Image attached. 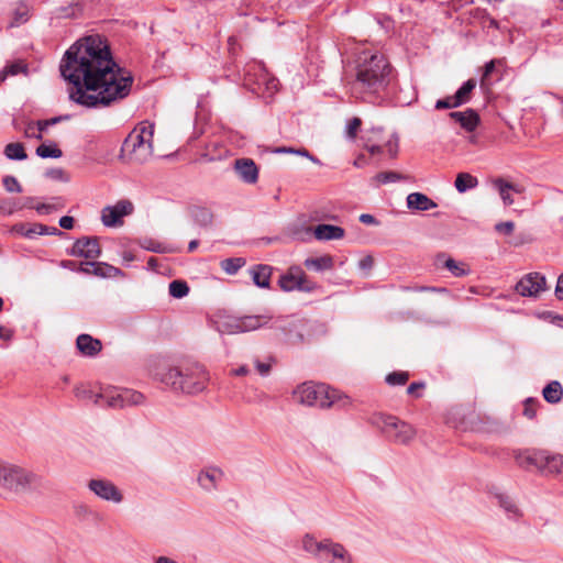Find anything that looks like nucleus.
Instances as JSON below:
<instances>
[{
    "mask_svg": "<svg viewBox=\"0 0 563 563\" xmlns=\"http://www.w3.org/2000/svg\"><path fill=\"white\" fill-rule=\"evenodd\" d=\"M60 74L73 87L69 99L86 108H106L126 98L133 77L113 59L99 35L75 42L60 62Z\"/></svg>",
    "mask_w": 563,
    "mask_h": 563,
    "instance_id": "1",
    "label": "nucleus"
},
{
    "mask_svg": "<svg viewBox=\"0 0 563 563\" xmlns=\"http://www.w3.org/2000/svg\"><path fill=\"white\" fill-rule=\"evenodd\" d=\"M354 64L352 96L363 100L380 97L393 80V68L386 57L378 52L362 51Z\"/></svg>",
    "mask_w": 563,
    "mask_h": 563,
    "instance_id": "2",
    "label": "nucleus"
},
{
    "mask_svg": "<svg viewBox=\"0 0 563 563\" xmlns=\"http://www.w3.org/2000/svg\"><path fill=\"white\" fill-rule=\"evenodd\" d=\"M161 382L172 389L188 395H197L206 390L210 375L206 367L199 363H187L176 367H168L161 374Z\"/></svg>",
    "mask_w": 563,
    "mask_h": 563,
    "instance_id": "3",
    "label": "nucleus"
},
{
    "mask_svg": "<svg viewBox=\"0 0 563 563\" xmlns=\"http://www.w3.org/2000/svg\"><path fill=\"white\" fill-rule=\"evenodd\" d=\"M74 393L80 400H89L99 406L104 402L110 408L136 406L144 401V396L141 393L126 388L107 387L96 393L86 385H78Z\"/></svg>",
    "mask_w": 563,
    "mask_h": 563,
    "instance_id": "4",
    "label": "nucleus"
},
{
    "mask_svg": "<svg viewBox=\"0 0 563 563\" xmlns=\"http://www.w3.org/2000/svg\"><path fill=\"white\" fill-rule=\"evenodd\" d=\"M42 478L15 464L0 461V494L23 495L38 490Z\"/></svg>",
    "mask_w": 563,
    "mask_h": 563,
    "instance_id": "5",
    "label": "nucleus"
},
{
    "mask_svg": "<svg viewBox=\"0 0 563 563\" xmlns=\"http://www.w3.org/2000/svg\"><path fill=\"white\" fill-rule=\"evenodd\" d=\"M154 125L146 122L134 128L125 137L120 157L130 163L142 164L153 153Z\"/></svg>",
    "mask_w": 563,
    "mask_h": 563,
    "instance_id": "6",
    "label": "nucleus"
},
{
    "mask_svg": "<svg viewBox=\"0 0 563 563\" xmlns=\"http://www.w3.org/2000/svg\"><path fill=\"white\" fill-rule=\"evenodd\" d=\"M305 552L324 563H354L353 554L342 543L330 538L317 540L311 534H305L301 540Z\"/></svg>",
    "mask_w": 563,
    "mask_h": 563,
    "instance_id": "7",
    "label": "nucleus"
},
{
    "mask_svg": "<svg viewBox=\"0 0 563 563\" xmlns=\"http://www.w3.org/2000/svg\"><path fill=\"white\" fill-rule=\"evenodd\" d=\"M294 397L302 405L330 408L334 405L342 407L349 405V398L340 395L336 389H331L324 384L303 383L299 385Z\"/></svg>",
    "mask_w": 563,
    "mask_h": 563,
    "instance_id": "8",
    "label": "nucleus"
},
{
    "mask_svg": "<svg viewBox=\"0 0 563 563\" xmlns=\"http://www.w3.org/2000/svg\"><path fill=\"white\" fill-rule=\"evenodd\" d=\"M244 82L252 92L263 98H271L278 90V79L268 73L262 62H251L244 69Z\"/></svg>",
    "mask_w": 563,
    "mask_h": 563,
    "instance_id": "9",
    "label": "nucleus"
},
{
    "mask_svg": "<svg viewBox=\"0 0 563 563\" xmlns=\"http://www.w3.org/2000/svg\"><path fill=\"white\" fill-rule=\"evenodd\" d=\"M373 422L395 443L408 444L416 437L415 428L395 416L378 415Z\"/></svg>",
    "mask_w": 563,
    "mask_h": 563,
    "instance_id": "10",
    "label": "nucleus"
},
{
    "mask_svg": "<svg viewBox=\"0 0 563 563\" xmlns=\"http://www.w3.org/2000/svg\"><path fill=\"white\" fill-rule=\"evenodd\" d=\"M278 285L286 292L302 291L311 292L317 288V284L308 280L305 272L299 266H291L278 279Z\"/></svg>",
    "mask_w": 563,
    "mask_h": 563,
    "instance_id": "11",
    "label": "nucleus"
},
{
    "mask_svg": "<svg viewBox=\"0 0 563 563\" xmlns=\"http://www.w3.org/2000/svg\"><path fill=\"white\" fill-rule=\"evenodd\" d=\"M271 318L267 316H243L240 318H229L221 324V332L227 334H238L257 330L265 325Z\"/></svg>",
    "mask_w": 563,
    "mask_h": 563,
    "instance_id": "12",
    "label": "nucleus"
},
{
    "mask_svg": "<svg viewBox=\"0 0 563 563\" xmlns=\"http://www.w3.org/2000/svg\"><path fill=\"white\" fill-rule=\"evenodd\" d=\"M87 486L91 493L104 501L120 504L123 500L121 490L109 479L93 478Z\"/></svg>",
    "mask_w": 563,
    "mask_h": 563,
    "instance_id": "13",
    "label": "nucleus"
},
{
    "mask_svg": "<svg viewBox=\"0 0 563 563\" xmlns=\"http://www.w3.org/2000/svg\"><path fill=\"white\" fill-rule=\"evenodd\" d=\"M133 212V203L120 200L113 206H107L101 211V221L104 227L114 228L122 224V218Z\"/></svg>",
    "mask_w": 563,
    "mask_h": 563,
    "instance_id": "14",
    "label": "nucleus"
},
{
    "mask_svg": "<svg viewBox=\"0 0 563 563\" xmlns=\"http://www.w3.org/2000/svg\"><path fill=\"white\" fill-rule=\"evenodd\" d=\"M545 277L540 273H530L522 277L516 285V290L521 296L536 297L545 290Z\"/></svg>",
    "mask_w": 563,
    "mask_h": 563,
    "instance_id": "15",
    "label": "nucleus"
},
{
    "mask_svg": "<svg viewBox=\"0 0 563 563\" xmlns=\"http://www.w3.org/2000/svg\"><path fill=\"white\" fill-rule=\"evenodd\" d=\"M69 254L88 260L98 258L101 254L98 239L88 236L78 239L71 246Z\"/></svg>",
    "mask_w": 563,
    "mask_h": 563,
    "instance_id": "16",
    "label": "nucleus"
},
{
    "mask_svg": "<svg viewBox=\"0 0 563 563\" xmlns=\"http://www.w3.org/2000/svg\"><path fill=\"white\" fill-rule=\"evenodd\" d=\"M234 170L245 184H255L258 179V168L251 158H238L234 162Z\"/></svg>",
    "mask_w": 563,
    "mask_h": 563,
    "instance_id": "17",
    "label": "nucleus"
},
{
    "mask_svg": "<svg viewBox=\"0 0 563 563\" xmlns=\"http://www.w3.org/2000/svg\"><path fill=\"white\" fill-rule=\"evenodd\" d=\"M223 472L217 466H207L200 471L197 481L200 487L207 492H211L218 487V484L223 479Z\"/></svg>",
    "mask_w": 563,
    "mask_h": 563,
    "instance_id": "18",
    "label": "nucleus"
},
{
    "mask_svg": "<svg viewBox=\"0 0 563 563\" xmlns=\"http://www.w3.org/2000/svg\"><path fill=\"white\" fill-rule=\"evenodd\" d=\"M449 115L467 132H473L479 124V115L473 109H466L465 111H454Z\"/></svg>",
    "mask_w": 563,
    "mask_h": 563,
    "instance_id": "19",
    "label": "nucleus"
},
{
    "mask_svg": "<svg viewBox=\"0 0 563 563\" xmlns=\"http://www.w3.org/2000/svg\"><path fill=\"white\" fill-rule=\"evenodd\" d=\"M272 273L273 267L266 264H257L250 268L252 280L260 288L271 287Z\"/></svg>",
    "mask_w": 563,
    "mask_h": 563,
    "instance_id": "20",
    "label": "nucleus"
},
{
    "mask_svg": "<svg viewBox=\"0 0 563 563\" xmlns=\"http://www.w3.org/2000/svg\"><path fill=\"white\" fill-rule=\"evenodd\" d=\"M77 349L86 356H95L101 351V342L89 334H80L76 340Z\"/></svg>",
    "mask_w": 563,
    "mask_h": 563,
    "instance_id": "21",
    "label": "nucleus"
},
{
    "mask_svg": "<svg viewBox=\"0 0 563 563\" xmlns=\"http://www.w3.org/2000/svg\"><path fill=\"white\" fill-rule=\"evenodd\" d=\"M495 498L509 519L517 520L522 516L520 508L510 496L498 493L495 495Z\"/></svg>",
    "mask_w": 563,
    "mask_h": 563,
    "instance_id": "22",
    "label": "nucleus"
},
{
    "mask_svg": "<svg viewBox=\"0 0 563 563\" xmlns=\"http://www.w3.org/2000/svg\"><path fill=\"white\" fill-rule=\"evenodd\" d=\"M407 207L412 210L427 211L437 207V203L427 195L411 192L407 196Z\"/></svg>",
    "mask_w": 563,
    "mask_h": 563,
    "instance_id": "23",
    "label": "nucleus"
},
{
    "mask_svg": "<svg viewBox=\"0 0 563 563\" xmlns=\"http://www.w3.org/2000/svg\"><path fill=\"white\" fill-rule=\"evenodd\" d=\"M314 236L320 241L339 240L344 236V229L332 224H319L314 228Z\"/></svg>",
    "mask_w": 563,
    "mask_h": 563,
    "instance_id": "24",
    "label": "nucleus"
},
{
    "mask_svg": "<svg viewBox=\"0 0 563 563\" xmlns=\"http://www.w3.org/2000/svg\"><path fill=\"white\" fill-rule=\"evenodd\" d=\"M493 186L498 190L505 206H511L515 201L510 195L511 191L521 192V189L518 186H515L514 184L508 183L503 178L495 179L493 181Z\"/></svg>",
    "mask_w": 563,
    "mask_h": 563,
    "instance_id": "25",
    "label": "nucleus"
},
{
    "mask_svg": "<svg viewBox=\"0 0 563 563\" xmlns=\"http://www.w3.org/2000/svg\"><path fill=\"white\" fill-rule=\"evenodd\" d=\"M527 461L530 464L538 465L541 462H545L549 465H553L555 467H559V472H563V455L558 456H549L545 454V452H534L527 456Z\"/></svg>",
    "mask_w": 563,
    "mask_h": 563,
    "instance_id": "26",
    "label": "nucleus"
},
{
    "mask_svg": "<svg viewBox=\"0 0 563 563\" xmlns=\"http://www.w3.org/2000/svg\"><path fill=\"white\" fill-rule=\"evenodd\" d=\"M476 84V80L473 78L466 80L452 96L454 99V104H457L460 107L462 104L467 103L472 98V92L475 89Z\"/></svg>",
    "mask_w": 563,
    "mask_h": 563,
    "instance_id": "27",
    "label": "nucleus"
},
{
    "mask_svg": "<svg viewBox=\"0 0 563 563\" xmlns=\"http://www.w3.org/2000/svg\"><path fill=\"white\" fill-rule=\"evenodd\" d=\"M542 395L549 404H558L563 397L562 385L558 380H552L543 388Z\"/></svg>",
    "mask_w": 563,
    "mask_h": 563,
    "instance_id": "28",
    "label": "nucleus"
},
{
    "mask_svg": "<svg viewBox=\"0 0 563 563\" xmlns=\"http://www.w3.org/2000/svg\"><path fill=\"white\" fill-rule=\"evenodd\" d=\"M305 266L316 272H323L333 267V258L329 255L320 257H310L305 260Z\"/></svg>",
    "mask_w": 563,
    "mask_h": 563,
    "instance_id": "29",
    "label": "nucleus"
},
{
    "mask_svg": "<svg viewBox=\"0 0 563 563\" xmlns=\"http://www.w3.org/2000/svg\"><path fill=\"white\" fill-rule=\"evenodd\" d=\"M477 185H478L477 178L468 173L457 174L455 183H454L456 190L461 194L477 187Z\"/></svg>",
    "mask_w": 563,
    "mask_h": 563,
    "instance_id": "30",
    "label": "nucleus"
},
{
    "mask_svg": "<svg viewBox=\"0 0 563 563\" xmlns=\"http://www.w3.org/2000/svg\"><path fill=\"white\" fill-rule=\"evenodd\" d=\"M192 218L195 222L200 227H209L212 223L213 214L212 212L203 207H195L191 211Z\"/></svg>",
    "mask_w": 563,
    "mask_h": 563,
    "instance_id": "31",
    "label": "nucleus"
},
{
    "mask_svg": "<svg viewBox=\"0 0 563 563\" xmlns=\"http://www.w3.org/2000/svg\"><path fill=\"white\" fill-rule=\"evenodd\" d=\"M4 155L12 161H23L27 157L22 143H9L4 147Z\"/></svg>",
    "mask_w": 563,
    "mask_h": 563,
    "instance_id": "32",
    "label": "nucleus"
},
{
    "mask_svg": "<svg viewBox=\"0 0 563 563\" xmlns=\"http://www.w3.org/2000/svg\"><path fill=\"white\" fill-rule=\"evenodd\" d=\"M92 267V274L99 277H111L121 273L119 268L101 262H95Z\"/></svg>",
    "mask_w": 563,
    "mask_h": 563,
    "instance_id": "33",
    "label": "nucleus"
},
{
    "mask_svg": "<svg viewBox=\"0 0 563 563\" xmlns=\"http://www.w3.org/2000/svg\"><path fill=\"white\" fill-rule=\"evenodd\" d=\"M169 295L174 298L180 299L188 295L189 286L184 280H173L168 286Z\"/></svg>",
    "mask_w": 563,
    "mask_h": 563,
    "instance_id": "34",
    "label": "nucleus"
},
{
    "mask_svg": "<svg viewBox=\"0 0 563 563\" xmlns=\"http://www.w3.org/2000/svg\"><path fill=\"white\" fill-rule=\"evenodd\" d=\"M36 155L42 158H59L63 152L55 144H41L36 148Z\"/></svg>",
    "mask_w": 563,
    "mask_h": 563,
    "instance_id": "35",
    "label": "nucleus"
},
{
    "mask_svg": "<svg viewBox=\"0 0 563 563\" xmlns=\"http://www.w3.org/2000/svg\"><path fill=\"white\" fill-rule=\"evenodd\" d=\"M245 261L241 257L225 258L221 262L222 269L229 274L234 275L243 265Z\"/></svg>",
    "mask_w": 563,
    "mask_h": 563,
    "instance_id": "36",
    "label": "nucleus"
},
{
    "mask_svg": "<svg viewBox=\"0 0 563 563\" xmlns=\"http://www.w3.org/2000/svg\"><path fill=\"white\" fill-rule=\"evenodd\" d=\"M444 267L449 269L455 277H461L468 273V271L465 269L461 263H457L453 258H446L444 262Z\"/></svg>",
    "mask_w": 563,
    "mask_h": 563,
    "instance_id": "37",
    "label": "nucleus"
},
{
    "mask_svg": "<svg viewBox=\"0 0 563 563\" xmlns=\"http://www.w3.org/2000/svg\"><path fill=\"white\" fill-rule=\"evenodd\" d=\"M32 231H34V236L36 235H62L63 232L59 231L55 227H47L41 223L32 224Z\"/></svg>",
    "mask_w": 563,
    "mask_h": 563,
    "instance_id": "38",
    "label": "nucleus"
},
{
    "mask_svg": "<svg viewBox=\"0 0 563 563\" xmlns=\"http://www.w3.org/2000/svg\"><path fill=\"white\" fill-rule=\"evenodd\" d=\"M409 378L406 372H394L386 376V383L391 386L405 385Z\"/></svg>",
    "mask_w": 563,
    "mask_h": 563,
    "instance_id": "39",
    "label": "nucleus"
},
{
    "mask_svg": "<svg viewBox=\"0 0 563 563\" xmlns=\"http://www.w3.org/2000/svg\"><path fill=\"white\" fill-rule=\"evenodd\" d=\"M402 178V176L396 172H382L375 176V179L379 184L395 183Z\"/></svg>",
    "mask_w": 563,
    "mask_h": 563,
    "instance_id": "40",
    "label": "nucleus"
},
{
    "mask_svg": "<svg viewBox=\"0 0 563 563\" xmlns=\"http://www.w3.org/2000/svg\"><path fill=\"white\" fill-rule=\"evenodd\" d=\"M59 205V199L58 198H53V202H48V203H36V206L34 207V209L36 210V212L38 214H49L52 213L54 210L57 209Z\"/></svg>",
    "mask_w": 563,
    "mask_h": 563,
    "instance_id": "41",
    "label": "nucleus"
},
{
    "mask_svg": "<svg viewBox=\"0 0 563 563\" xmlns=\"http://www.w3.org/2000/svg\"><path fill=\"white\" fill-rule=\"evenodd\" d=\"M497 64H500L499 59H492V60H489L488 63L485 64L484 73H483V76H482V79H481V87L482 88L488 86V77L495 70V67H496Z\"/></svg>",
    "mask_w": 563,
    "mask_h": 563,
    "instance_id": "42",
    "label": "nucleus"
},
{
    "mask_svg": "<svg viewBox=\"0 0 563 563\" xmlns=\"http://www.w3.org/2000/svg\"><path fill=\"white\" fill-rule=\"evenodd\" d=\"M11 232L15 234H20L27 239L34 238V231H32V225H27L25 223H16L11 228Z\"/></svg>",
    "mask_w": 563,
    "mask_h": 563,
    "instance_id": "43",
    "label": "nucleus"
},
{
    "mask_svg": "<svg viewBox=\"0 0 563 563\" xmlns=\"http://www.w3.org/2000/svg\"><path fill=\"white\" fill-rule=\"evenodd\" d=\"M3 187L9 192H21L22 187L14 176H5L3 178Z\"/></svg>",
    "mask_w": 563,
    "mask_h": 563,
    "instance_id": "44",
    "label": "nucleus"
},
{
    "mask_svg": "<svg viewBox=\"0 0 563 563\" xmlns=\"http://www.w3.org/2000/svg\"><path fill=\"white\" fill-rule=\"evenodd\" d=\"M538 405H539V401H537L532 398H528L525 401V409H523L525 417H527L528 419H533L537 415V406Z\"/></svg>",
    "mask_w": 563,
    "mask_h": 563,
    "instance_id": "45",
    "label": "nucleus"
},
{
    "mask_svg": "<svg viewBox=\"0 0 563 563\" xmlns=\"http://www.w3.org/2000/svg\"><path fill=\"white\" fill-rule=\"evenodd\" d=\"M361 123H362V121L360 118H353L352 120L349 121L347 126H346L347 137L354 139L356 136V132L360 129Z\"/></svg>",
    "mask_w": 563,
    "mask_h": 563,
    "instance_id": "46",
    "label": "nucleus"
},
{
    "mask_svg": "<svg viewBox=\"0 0 563 563\" xmlns=\"http://www.w3.org/2000/svg\"><path fill=\"white\" fill-rule=\"evenodd\" d=\"M142 246L147 250V251H151V252H155V253H164L166 251V247L159 243V242H155L153 240H146L142 243Z\"/></svg>",
    "mask_w": 563,
    "mask_h": 563,
    "instance_id": "47",
    "label": "nucleus"
},
{
    "mask_svg": "<svg viewBox=\"0 0 563 563\" xmlns=\"http://www.w3.org/2000/svg\"><path fill=\"white\" fill-rule=\"evenodd\" d=\"M5 68L9 73V76H15L20 73H26V70H27L26 65L23 64L22 62L12 63V64L5 66Z\"/></svg>",
    "mask_w": 563,
    "mask_h": 563,
    "instance_id": "48",
    "label": "nucleus"
},
{
    "mask_svg": "<svg viewBox=\"0 0 563 563\" xmlns=\"http://www.w3.org/2000/svg\"><path fill=\"white\" fill-rule=\"evenodd\" d=\"M515 223L512 221L499 222L495 225V230L499 233L509 235L514 232Z\"/></svg>",
    "mask_w": 563,
    "mask_h": 563,
    "instance_id": "49",
    "label": "nucleus"
},
{
    "mask_svg": "<svg viewBox=\"0 0 563 563\" xmlns=\"http://www.w3.org/2000/svg\"><path fill=\"white\" fill-rule=\"evenodd\" d=\"M387 151L391 157H396L398 153V136L391 135L390 139L385 143Z\"/></svg>",
    "mask_w": 563,
    "mask_h": 563,
    "instance_id": "50",
    "label": "nucleus"
},
{
    "mask_svg": "<svg viewBox=\"0 0 563 563\" xmlns=\"http://www.w3.org/2000/svg\"><path fill=\"white\" fill-rule=\"evenodd\" d=\"M457 107H459L457 104H454V99L452 96L446 97L444 99H440L435 102V109H438V110L452 109V108H457Z\"/></svg>",
    "mask_w": 563,
    "mask_h": 563,
    "instance_id": "51",
    "label": "nucleus"
},
{
    "mask_svg": "<svg viewBox=\"0 0 563 563\" xmlns=\"http://www.w3.org/2000/svg\"><path fill=\"white\" fill-rule=\"evenodd\" d=\"M26 137H34L36 140H42L43 135L36 130L34 124H29L24 131Z\"/></svg>",
    "mask_w": 563,
    "mask_h": 563,
    "instance_id": "52",
    "label": "nucleus"
},
{
    "mask_svg": "<svg viewBox=\"0 0 563 563\" xmlns=\"http://www.w3.org/2000/svg\"><path fill=\"white\" fill-rule=\"evenodd\" d=\"M365 148L371 153V154H380L383 153V146L379 145V144H376V143H373L372 142V139H368L365 143Z\"/></svg>",
    "mask_w": 563,
    "mask_h": 563,
    "instance_id": "53",
    "label": "nucleus"
},
{
    "mask_svg": "<svg viewBox=\"0 0 563 563\" xmlns=\"http://www.w3.org/2000/svg\"><path fill=\"white\" fill-rule=\"evenodd\" d=\"M373 264H374V261H373L372 256L367 255V256L363 257L362 260H360L358 267L362 271H369L373 267Z\"/></svg>",
    "mask_w": 563,
    "mask_h": 563,
    "instance_id": "54",
    "label": "nucleus"
},
{
    "mask_svg": "<svg viewBox=\"0 0 563 563\" xmlns=\"http://www.w3.org/2000/svg\"><path fill=\"white\" fill-rule=\"evenodd\" d=\"M59 227L65 230H70L74 228V218L69 216H64L59 219Z\"/></svg>",
    "mask_w": 563,
    "mask_h": 563,
    "instance_id": "55",
    "label": "nucleus"
},
{
    "mask_svg": "<svg viewBox=\"0 0 563 563\" xmlns=\"http://www.w3.org/2000/svg\"><path fill=\"white\" fill-rule=\"evenodd\" d=\"M35 206H36L35 198H33V197H26V198H23L22 200H19V209H23V208L34 209Z\"/></svg>",
    "mask_w": 563,
    "mask_h": 563,
    "instance_id": "56",
    "label": "nucleus"
},
{
    "mask_svg": "<svg viewBox=\"0 0 563 563\" xmlns=\"http://www.w3.org/2000/svg\"><path fill=\"white\" fill-rule=\"evenodd\" d=\"M255 367L262 376H267L271 372V364L268 363H262L260 361H256Z\"/></svg>",
    "mask_w": 563,
    "mask_h": 563,
    "instance_id": "57",
    "label": "nucleus"
},
{
    "mask_svg": "<svg viewBox=\"0 0 563 563\" xmlns=\"http://www.w3.org/2000/svg\"><path fill=\"white\" fill-rule=\"evenodd\" d=\"M555 296L559 300H563V273L558 278Z\"/></svg>",
    "mask_w": 563,
    "mask_h": 563,
    "instance_id": "58",
    "label": "nucleus"
},
{
    "mask_svg": "<svg viewBox=\"0 0 563 563\" xmlns=\"http://www.w3.org/2000/svg\"><path fill=\"white\" fill-rule=\"evenodd\" d=\"M95 265V262H85L80 263V265L77 267V272L84 273V274H91Z\"/></svg>",
    "mask_w": 563,
    "mask_h": 563,
    "instance_id": "59",
    "label": "nucleus"
},
{
    "mask_svg": "<svg viewBox=\"0 0 563 563\" xmlns=\"http://www.w3.org/2000/svg\"><path fill=\"white\" fill-rule=\"evenodd\" d=\"M7 206L8 207H2V209L4 211H7L8 213H10V214L13 213L16 210H20L19 209V201H8Z\"/></svg>",
    "mask_w": 563,
    "mask_h": 563,
    "instance_id": "60",
    "label": "nucleus"
},
{
    "mask_svg": "<svg viewBox=\"0 0 563 563\" xmlns=\"http://www.w3.org/2000/svg\"><path fill=\"white\" fill-rule=\"evenodd\" d=\"M360 221L364 224H375L376 223V219L372 214H368V213L361 214Z\"/></svg>",
    "mask_w": 563,
    "mask_h": 563,
    "instance_id": "61",
    "label": "nucleus"
},
{
    "mask_svg": "<svg viewBox=\"0 0 563 563\" xmlns=\"http://www.w3.org/2000/svg\"><path fill=\"white\" fill-rule=\"evenodd\" d=\"M367 164L366 157L364 155H358L354 162L353 165L357 168H362Z\"/></svg>",
    "mask_w": 563,
    "mask_h": 563,
    "instance_id": "62",
    "label": "nucleus"
},
{
    "mask_svg": "<svg viewBox=\"0 0 563 563\" xmlns=\"http://www.w3.org/2000/svg\"><path fill=\"white\" fill-rule=\"evenodd\" d=\"M11 338H12V332L10 330L5 329L4 327L0 325V339L9 341V340H11Z\"/></svg>",
    "mask_w": 563,
    "mask_h": 563,
    "instance_id": "63",
    "label": "nucleus"
},
{
    "mask_svg": "<svg viewBox=\"0 0 563 563\" xmlns=\"http://www.w3.org/2000/svg\"><path fill=\"white\" fill-rule=\"evenodd\" d=\"M49 126L47 120H40L36 122V130L43 135V132Z\"/></svg>",
    "mask_w": 563,
    "mask_h": 563,
    "instance_id": "64",
    "label": "nucleus"
}]
</instances>
